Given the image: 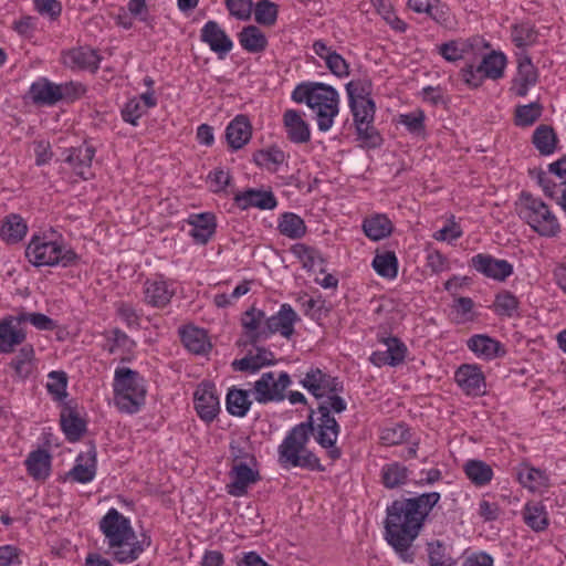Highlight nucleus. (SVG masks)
<instances>
[{"instance_id":"f257e3e1","label":"nucleus","mask_w":566,"mask_h":566,"mask_svg":"<svg viewBox=\"0 0 566 566\" xmlns=\"http://www.w3.org/2000/svg\"><path fill=\"white\" fill-rule=\"evenodd\" d=\"M300 384L316 399L319 417L314 419V410H311L307 420L294 426L285 436L277 449V461L283 469L301 468L310 471H325L319 458L307 449L311 434L316 442L327 449L332 460H338L342 451L336 441L340 427L333 413H342L347 408V402L339 396L344 391V384L338 377H334L318 367H311Z\"/></svg>"},{"instance_id":"f03ea898","label":"nucleus","mask_w":566,"mask_h":566,"mask_svg":"<svg viewBox=\"0 0 566 566\" xmlns=\"http://www.w3.org/2000/svg\"><path fill=\"white\" fill-rule=\"evenodd\" d=\"M439 492L395 500L386 509L385 539L405 563H413L412 543L419 536L430 512L439 503Z\"/></svg>"},{"instance_id":"7ed1b4c3","label":"nucleus","mask_w":566,"mask_h":566,"mask_svg":"<svg viewBox=\"0 0 566 566\" xmlns=\"http://www.w3.org/2000/svg\"><path fill=\"white\" fill-rule=\"evenodd\" d=\"M98 528L104 535L99 551L118 564L137 560L151 544L149 536L138 539L129 518L114 507L101 518Z\"/></svg>"},{"instance_id":"20e7f679","label":"nucleus","mask_w":566,"mask_h":566,"mask_svg":"<svg viewBox=\"0 0 566 566\" xmlns=\"http://www.w3.org/2000/svg\"><path fill=\"white\" fill-rule=\"evenodd\" d=\"M25 258L36 266H56L69 268L75 265L78 255L75 251L65 244L63 238L43 235H33L25 248Z\"/></svg>"},{"instance_id":"39448f33","label":"nucleus","mask_w":566,"mask_h":566,"mask_svg":"<svg viewBox=\"0 0 566 566\" xmlns=\"http://www.w3.org/2000/svg\"><path fill=\"white\" fill-rule=\"evenodd\" d=\"M113 389L115 405L122 412L136 413L145 403V380L136 370L128 367L116 368Z\"/></svg>"},{"instance_id":"423d86ee","label":"nucleus","mask_w":566,"mask_h":566,"mask_svg":"<svg viewBox=\"0 0 566 566\" xmlns=\"http://www.w3.org/2000/svg\"><path fill=\"white\" fill-rule=\"evenodd\" d=\"M515 210L520 219L542 237H555L560 231L559 222L549 207L530 192L520 195Z\"/></svg>"},{"instance_id":"0eeeda50","label":"nucleus","mask_w":566,"mask_h":566,"mask_svg":"<svg viewBox=\"0 0 566 566\" xmlns=\"http://www.w3.org/2000/svg\"><path fill=\"white\" fill-rule=\"evenodd\" d=\"M546 197L566 213V155L547 166V170L531 171Z\"/></svg>"},{"instance_id":"6e6552de","label":"nucleus","mask_w":566,"mask_h":566,"mask_svg":"<svg viewBox=\"0 0 566 566\" xmlns=\"http://www.w3.org/2000/svg\"><path fill=\"white\" fill-rule=\"evenodd\" d=\"M314 94L317 98L308 107L316 113L318 129L327 132L338 114L339 95L333 86L319 82L314 83Z\"/></svg>"},{"instance_id":"1a4fd4ad","label":"nucleus","mask_w":566,"mask_h":566,"mask_svg":"<svg viewBox=\"0 0 566 566\" xmlns=\"http://www.w3.org/2000/svg\"><path fill=\"white\" fill-rule=\"evenodd\" d=\"M292 380L286 371L277 375L274 371H266L254 382L252 395L259 403L281 402L286 398V389Z\"/></svg>"},{"instance_id":"9d476101","label":"nucleus","mask_w":566,"mask_h":566,"mask_svg":"<svg viewBox=\"0 0 566 566\" xmlns=\"http://www.w3.org/2000/svg\"><path fill=\"white\" fill-rule=\"evenodd\" d=\"M84 91L81 84L71 82L65 85H57L46 78H40L31 84L29 95L36 105H55L64 97H77Z\"/></svg>"},{"instance_id":"9b49d317","label":"nucleus","mask_w":566,"mask_h":566,"mask_svg":"<svg viewBox=\"0 0 566 566\" xmlns=\"http://www.w3.org/2000/svg\"><path fill=\"white\" fill-rule=\"evenodd\" d=\"M193 402L199 418L205 422H212L220 411V402L214 384L203 381L198 385L193 394Z\"/></svg>"},{"instance_id":"f8f14e48","label":"nucleus","mask_w":566,"mask_h":566,"mask_svg":"<svg viewBox=\"0 0 566 566\" xmlns=\"http://www.w3.org/2000/svg\"><path fill=\"white\" fill-rule=\"evenodd\" d=\"M19 314L8 315L0 321V353L10 354L24 343L27 331Z\"/></svg>"},{"instance_id":"ddd939ff","label":"nucleus","mask_w":566,"mask_h":566,"mask_svg":"<svg viewBox=\"0 0 566 566\" xmlns=\"http://www.w3.org/2000/svg\"><path fill=\"white\" fill-rule=\"evenodd\" d=\"M537 82L538 71L533 64L532 59L525 52L518 53L517 72L511 82L510 91L518 97H524Z\"/></svg>"},{"instance_id":"4468645a","label":"nucleus","mask_w":566,"mask_h":566,"mask_svg":"<svg viewBox=\"0 0 566 566\" xmlns=\"http://www.w3.org/2000/svg\"><path fill=\"white\" fill-rule=\"evenodd\" d=\"M470 265L484 276L500 282L513 274V265L509 261L485 253L472 256Z\"/></svg>"},{"instance_id":"2eb2a0df","label":"nucleus","mask_w":566,"mask_h":566,"mask_svg":"<svg viewBox=\"0 0 566 566\" xmlns=\"http://www.w3.org/2000/svg\"><path fill=\"white\" fill-rule=\"evenodd\" d=\"M256 464H235L231 465L229 475L231 482L227 485L228 493L235 497H241L248 493L250 485L260 481L261 476Z\"/></svg>"},{"instance_id":"dca6fc26","label":"nucleus","mask_w":566,"mask_h":566,"mask_svg":"<svg viewBox=\"0 0 566 566\" xmlns=\"http://www.w3.org/2000/svg\"><path fill=\"white\" fill-rule=\"evenodd\" d=\"M175 293L174 284L163 276L147 279L144 283V302L155 308L166 307Z\"/></svg>"},{"instance_id":"f3484780","label":"nucleus","mask_w":566,"mask_h":566,"mask_svg":"<svg viewBox=\"0 0 566 566\" xmlns=\"http://www.w3.org/2000/svg\"><path fill=\"white\" fill-rule=\"evenodd\" d=\"M454 380L468 396L478 397L485 392V377L476 365H461L454 373Z\"/></svg>"},{"instance_id":"a211bd4d","label":"nucleus","mask_w":566,"mask_h":566,"mask_svg":"<svg viewBox=\"0 0 566 566\" xmlns=\"http://www.w3.org/2000/svg\"><path fill=\"white\" fill-rule=\"evenodd\" d=\"M200 41L207 44L210 50L223 59L233 48V42L220 24L209 20L200 30Z\"/></svg>"},{"instance_id":"6ab92c4d","label":"nucleus","mask_w":566,"mask_h":566,"mask_svg":"<svg viewBox=\"0 0 566 566\" xmlns=\"http://www.w3.org/2000/svg\"><path fill=\"white\" fill-rule=\"evenodd\" d=\"M381 342L386 346L385 350H376L370 355V363L377 367L391 366L396 367L405 361L408 348L398 337L382 338Z\"/></svg>"},{"instance_id":"aec40b11","label":"nucleus","mask_w":566,"mask_h":566,"mask_svg":"<svg viewBox=\"0 0 566 566\" xmlns=\"http://www.w3.org/2000/svg\"><path fill=\"white\" fill-rule=\"evenodd\" d=\"M234 205L241 210L258 208L272 210L277 206V200L271 190L249 188L234 195Z\"/></svg>"},{"instance_id":"412c9836","label":"nucleus","mask_w":566,"mask_h":566,"mask_svg":"<svg viewBox=\"0 0 566 566\" xmlns=\"http://www.w3.org/2000/svg\"><path fill=\"white\" fill-rule=\"evenodd\" d=\"M64 161L67 163L77 176L87 180L90 178V168L95 156V147L83 143L77 147H71L64 150Z\"/></svg>"},{"instance_id":"4be33fe9","label":"nucleus","mask_w":566,"mask_h":566,"mask_svg":"<svg viewBox=\"0 0 566 566\" xmlns=\"http://www.w3.org/2000/svg\"><path fill=\"white\" fill-rule=\"evenodd\" d=\"M297 319V314L292 306L283 304L275 315H272L265 321L266 338L275 333H280L287 339L291 338L294 334V324Z\"/></svg>"},{"instance_id":"5701e85b","label":"nucleus","mask_w":566,"mask_h":566,"mask_svg":"<svg viewBox=\"0 0 566 566\" xmlns=\"http://www.w3.org/2000/svg\"><path fill=\"white\" fill-rule=\"evenodd\" d=\"M101 56L96 50L88 46L74 48L64 54V64L73 70H85L95 73L98 70Z\"/></svg>"},{"instance_id":"b1692460","label":"nucleus","mask_w":566,"mask_h":566,"mask_svg":"<svg viewBox=\"0 0 566 566\" xmlns=\"http://www.w3.org/2000/svg\"><path fill=\"white\" fill-rule=\"evenodd\" d=\"M252 137V125L247 115H237L226 128V138L232 150H239Z\"/></svg>"},{"instance_id":"393cba45","label":"nucleus","mask_w":566,"mask_h":566,"mask_svg":"<svg viewBox=\"0 0 566 566\" xmlns=\"http://www.w3.org/2000/svg\"><path fill=\"white\" fill-rule=\"evenodd\" d=\"M283 126L286 137L294 144H305L311 139L308 124L302 118L298 111L286 109L283 114Z\"/></svg>"},{"instance_id":"a878e982","label":"nucleus","mask_w":566,"mask_h":566,"mask_svg":"<svg viewBox=\"0 0 566 566\" xmlns=\"http://www.w3.org/2000/svg\"><path fill=\"white\" fill-rule=\"evenodd\" d=\"M96 475V448L90 446L86 452H81L76 460L75 465L69 472V476L78 483H88Z\"/></svg>"},{"instance_id":"bb28decb","label":"nucleus","mask_w":566,"mask_h":566,"mask_svg":"<svg viewBox=\"0 0 566 566\" xmlns=\"http://www.w3.org/2000/svg\"><path fill=\"white\" fill-rule=\"evenodd\" d=\"M467 346L476 356L486 360L502 357L506 353L503 345L499 340L484 334H476L471 336L467 340Z\"/></svg>"},{"instance_id":"cd10ccee","label":"nucleus","mask_w":566,"mask_h":566,"mask_svg":"<svg viewBox=\"0 0 566 566\" xmlns=\"http://www.w3.org/2000/svg\"><path fill=\"white\" fill-rule=\"evenodd\" d=\"M265 321V313L255 307L243 313L241 322L250 344L266 339Z\"/></svg>"},{"instance_id":"c85d7f7f","label":"nucleus","mask_w":566,"mask_h":566,"mask_svg":"<svg viewBox=\"0 0 566 566\" xmlns=\"http://www.w3.org/2000/svg\"><path fill=\"white\" fill-rule=\"evenodd\" d=\"M9 366L14 371V377L20 380L29 378L36 369V359L33 345H23L18 354L11 359Z\"/></svg>"},{"instance_id":"c756f323","label":"nucleus","mask_w":566,"mask_h":566,"mask_svg":"<svg viewBox=\"0 0 566 566\" xmlns=\"http://www.w3.org/2000/svg\"><path fill=\"white\" fill-rule=\"evenodd\" d=\"M517 480L532 492L542 493L549 486V478L546 472L528 464H522L517 469Z\"/></svg>"},{"instance_id":"7c9ffc66","label":"nucleus","mask_w":566,"mask_h":566,"mask_svg":"<svg viewBox=\"0 0 566 566\" xmlns=\"http://www.w3.org/2000/svg\"><path fill=\"white\" fill-rule=\"evenodd\" d=\"M273 364V353L264 347H256V353L254 355L249 354L241 359H235L232 363V368L239 371L256 373L262 367Z\"/></svg>"},{"instance_id":"2f4dec72","label":"nucleus","mask_w":566,"mask_h":566,"mask_svg":"<svg viewBox=\"0 0 566 566\" xmlns=\"http://www.w3.org/2000/svg\"><path fill=\"white\" fill-rule=\"evenodd\" d=\"M27 471L34 480H45L51 471V455L44 449H38L28 455L24 461Z\"/></svg>"},{"instance_id":"473e14b6","label":"nucleus","mask_w":566,"mask_h":566,"mask_svg":"<svg viewBox=\"0 0 566 566\" xmlns=\"http://www.w3.org/2000/svg\"><path fill=\"white\" fill-rule=\"evenodd\" d=\"M190 235L197 243L206 244L216 232V218L211 213H200L191 217Z\"/></svg>"},{"instance_id":"72a5a7b5","label":"nucleus","mask_w":566,"mask_h":566,"mask_svg":"<svg viewBox=\"0 0 566 566\" xmlns=\"http://www.w3.org/2000/svg\"><path fill=\"white\" fill-rule=\"evenodd\" d=\"M180 337L185 347L196 355L206 354L211 347L207 333L195 326L185 327Z\"/></svg>"},{"instance_id":"f704fd0d","label":"nucleus","mask_w":566,"mask_h":566,"mask_svg":"<svg viewBox=\"0 0 566 566\" xmlns=\"http://www.w3.org/2000/svg\"><path fill=\"white\" fill-rule=\"evenodd\" d=\"M61 427L71 442L78 441L86 431L85 421L72 408H64L60 416Z\"/></svg>"},{"instance_id":"c9c22d12","label":"nucleus","mask_w":566,"mask_h":566,"mask_svg":"<svg viewBox=\"0 0 566 566\" xmlns=\"http://www.w3.org/2000/svg\"><path fill=\"white\" fill-rule=\"evenodd\" d=\"M27 232L28 226L24 220L19 214L11 213L2 221L0 235L4 242L15 244L25 237Z\"/></svg>"},{"instance_id":"e433bc0d","label":"nucleus","mask_w":566,"mask_h":566,"mask_svg":"<svg viewBox=\"0 0 566 566\" xmlns=\"http://www.w3.org/2000/svg\"><path fill=\"white\" fill-rule=\"evenodd\" d=\"M392 223L386 214H374L363 222V230L367 238L379 241L389 237L392 232Z\"/></svg>"},{"instance_id":"4c0bfd02","label":"nucleus","mask_w":566,"mask_h":566,"mask_svg":"<svg viewBox=\"0 0 566 566\" xmlns=\"http://www.w3.org/2000/svg\"><path fill=\"white\" fill-rule=\"evenodd\" d=\"M408 468L399 462L387 463L381 468L380 481L386 489H398L407 483Z\"/></svg>"},{"instance_id":"58836bf2","label":"nucleus","mask_w":566,"mask_h":566,"mask_svg":"<svg viewBox=\"0 0 566 566\" xmlns=\"http://www.w3.org/2000/svg\"><path fill=\"white\" fill-rule=\"evenodd\" d=\"M532 143L541 155L548 156L556 150L558 138L552 126L542 124L534 130Z\"/></svg>"},{"instance_id":"ea45409f","label":"nucleus","mask_w":566,"mask_h":566,"mask_svg":"<svg viewBox=\"0 0 566 566\" xmlns=\"http://www.w3.org/2000/svg\"><path fill=\"white\" fill-rule=\"evenodd\" d=\"M277 230L282 235L297 240L306 234L307 228L300 216L293 212H284L279 219Z\"/></svg>"},{"instance_id":"a19ab883","label":"nucleus","mask_w":566,"mask_h":566,"mask_svg":"<svg viewBox=\"0 0 566 566\" xmlns=\"http://www.w3.org/2000/svg\"><path fill=\"white\" fill-rule=\"evenodd\" d=\"M241 46L250 53H260L268 46L265 34L255 25H248L239 33Z\"/></svg>"},{"instance_id":"79ce46f5","label":"nucleus","mask_w":566,"mask_h":566,"mask_svg":"<svg viewBox=\"0 0 566 566\" xmlns=\"http://www.w3.org/2000/svg\"><path fill=\"white\" fill-rule=\"evenodd\" d=\"M524 523L534 532H543L548 527V514L541 503H527L523 510Z\"/></svg>"},{"instance_id":"37998d69","label":"nucleus","mask_w":566,"mask_h":566,"mask_svg":"<svg viewBox=\"0 0 566 566\" xmlns=\"http://www.w3.org/2000/svg\"><path fill=\"white\" fill-rule=\"evenodd\" d=\"M251 405L252 401L248 390L239 389L235 387L229 389L226 398V406L230 415L235 417H244L248 413Z\"/></svg>"},{"instance_id":"c03bdc74","label":"nucleus","mask_w":566,"mask_h":566,"mask_svg":"<svg viewBox=\"0 0 566 566\" xmlns=\"http://www.w3.org/2000/svg\"><path fill=\"white\" fill-rule=\"evenodd\" d=\"M285 159V153L275 146L266 149H260L253 154V161L255 165L270 172H276Z\"/></svg>"},{"instance_id":"a18cd8bd","label":"nucleus","mask_w":566,"mask_h":566,"mask_svg":"<svg viewBox=\"0 0 566 566\" xmlns=\"http://www.w3.org/2000/svg\"><path fill=\"white\" fill-rule=\"evenodd\" d=\"M506 64L507 60L504 53L492 51L483 56L480 69H482L486 78L496 81L504 76Z\"/></svg>"},{"instance_id":"49530a36","label":"nucleus","mask_w":566,"mask_h":566,"mask_svg":"<svg viewBox=\"0 0 566 566\" xmlns=\"http://www.w3.org/2000/svg\"><path fill=\"white\" fill-rule=\"evenodd\" d=\"M464 473L475 486H484L493 479L492 468L481 460H469L464 464Z\"/></svg>"},{"instance_id":"de8ad7c7","label":"nucleus","mask_w":566,"mask_h":566,"mask_svg":"<svg viewBox=\"0 0 566 566\" xmlns=\"http://www.w3.org/2000/svg\"><path fill=\"white\" fill-rule=\"evenodd\" d=\"M376 273L386 279H395L398 274V259L392 251L378 253L373 260Z\"/></svg>"},{"instance_id":"09e8293b","label":"nucleus","mask_w":566,"mask_h":566,"mask_svg":"<svg viewBox=\"0 0 566 566\" xmlns=\"http://www.w3.org/2000/svg\"><path fill=\"white\" fill-rule=\"evenodd\" d=\"M538 33L531 22H522L514 24L511 30V39L513 43L520 48L533 45L537 40Z\"/></svg>"},{"instance_id":"8fccbe9b","label":"nucleus","mask_w":566,"mask_h":566,"mask_svg":"<svg viewBox=\"0 0 566 566\" xmlns=\"http://www.w3.org/2000/svg\"><path fill=\"white\" fill-rule=\"evenodd\" d=\"M543 113V106L538 102H532L526 105H518L515 108L514 123L520 127L532 126Z\"/></svg>"},{"instance_id":"3c124183","label":"nucleus","mask_w":566,"mask_h":566,"mask_svg":"<svg viewBox=\"0 0 566 566\" xmlns=\"http://www.w3.org/2000/svg\"><path fill=\"white\" fill-rule=\"evenodd\" d=\"M291 251L302 262L303 268L308 271L313 270L317 263H324L319 251L304 243L294 244Z\"/></svg>"},{"instance_id":"603ef678","label":"nucleus","mask_w":566,"mask_h":566,"mask_svg":"<svg viewBox=\"0 0 566 566\" xmlns=\"http://www.w3.org/2000/svg\"><path fill=\"white\" fill-rule=\"evenodd\" d=\"M355 125H368L374 123L376 106L373 99H364L363 102H349Z\"/></svg>"},{"instance_id":"864d4df0","label":"nucleus","mask_w":566,"mask_h":566,"mask_svg":"<svg viewBox=\"0 0 566 566\" xmlns=\"http://www.w3.org/2000/svg\"><path fill=\"white\" fill-rule=\"evenodd\" d=\"M430 566H455V560L447 553L444 544L437 539L427 544Z\"/></svg>"},{"instance_id":"5fc2aeb1","label":"nucleus","mask_w":566,"mask_h":566,"mask_svg":"<svg viewBox=\"0 0 566 566\" xmlns=\"http://www.w3.org/2000/svg\"><path fill=\"white\" fill-rule=\"evenodd\" d=\"M346 91L349 102H363L364 99H371L373 83L368 77L357 78L346 84Z\"/></svg>"},{"instance_id":"6e6d98bb","label":"nucleus","mask_w":566,"mask_h":566,"mask_svg":"<svg viewBox=\"0 0 566 566\" xmlns=\"http://www.w3.org/2000/svg\"><path fill=\"white\" fill-rule=\"evenodd\" d=\"M517 297L510 291H502L495 295L494 312L501 316L512 317L518 308Z\"/></svg>"},{"instance_id":"4d7b16f0","label":"nucleus","mask_w":566,"mask_h":566,"mask_svg":"<svg viewBox=\"0 0 566 566\" xmlns=\"http://www.w3.org/2000/svg\"><path fill=\"white\" fill-rule=\"evenodd\" d=\"M46 389L52 397L61 401L66 396V387H67V375L62 370H53L48 375Z\"/></svg>"},{"instance_id":"13d9d810","label":"nucleus","mask_w":566,"mask_h":566,"mask_svg":"<svg viewBox=\"0 0 566 566\" xmlns=\"http://www.w3.org/2000/svg\"><path fill=\"white\" fill-rule=\"evenodd\" d=\"M410 433L406 423L399 422L381 430L380 439L385 446H396L408 440Z\"/></svg>"},{"instance_id":"bf43d9fd","label":"nucleus","mask_w":566,"mask_h":566,"mask_svg":"<svg viewBox=\"0 0 566 566\" xmlns=\"http://www.w3.org/2000/svg\"><path fill=\"white\" fill-rule=\"evenodd\" d=\"M254 19L259 24L271 27L277 19V6L270 0H260L254 7Z\"/></svg>"},{"instance_id":"052dcab7","label":"nucleus","mask_w":566,"mask_h":566,"mask_svg":"<svg viewBox=\"0 0 566 566\" xmlns=\"http://www.w3.org/2000/svg\"><path fill=\"white\" fill-rule=\"evenodd\" d=\"M470 50V45L463 40H451L439 46V53L449 62H455L463 59Z\"/></svg>"},{"instance_id":"680f3d73","label":"nucleus","mask_w":566,"mask_h":566,"mask_svg":"<svg viewBox=\"0 0 566 566\" xmlns=\"http://www.w3.org/2000/svg\"><path fill=\"white\" fill-rule=\"evenodd\" d=\"M18 314L24 325L29 323L39 331H53L57 326L55 321L42 313L20 311Z\"/></svg>"},{"instance_id":"e2e57ef3","label":"nucleus","mask_w":566,"mask_h":566,"mask_svg":"<svg viewBox=\"0 0 566 566\" xmlns=\"http://www.w3.org/2000/svg\"><path fill=\"white\" fill-rule=\"evenodd\" d=\"M358 139L367 148H377L382 144V137L379 132L374 127L373 124L368 125H355Z\"/></svg>"},{"instance_id":"0e129e2a","label":"nucleus","mask_w":566,"mask_h":566,"mask_svg":"<svg viewBox=\"0 0 566 566\" xmlns=\"http://www.w3.org/2000/svg\"><path fill=\"white\" fill-rule=\"evenodd\" d=\"M230 457L232 460V465L235 464H256V459L253 453L249 451V448L245 443L240 441H232L230 443Z\"/></svg>"},{"instance_id":"69168bd1","label":"nucleus","mask_w":566,"mask_h":566,"mask_svg":"<svg viewBox=\"0 0 566 566\" xmlns=\"http://www.w3.org/2000/svg\"><path fill=\"white\" fill-rule=\"evenodd\" d=\"M229 14L238 20L247 21L251 18L252 0H224Z\"/></svg>"},{"instance_id":"338daca9","label":"nucleus","mask_w":566,"mask_h":566,"mask_svg":"<svg viewBox=\"0 0 566 566\" xmlns=\"http://www.w3.org/2000/svg\"><path fill=\"white\" fill-rule=\"evenodd\" d=\"M146 113L145 106L138 98L129 99L122 108V118L124 122L134 126L138 125V119Z\"/></svg>"},{"instance_id":"774afa93","label":"nucleus","mask_w":566,"mask_h":566,"mask_svg":"<svg viewBox=\"0 0 566 566\" xmlns=\"http://www.w3.org/2000/svg\"><path fill=\"white\" fill-rule=\"evenodd\" d=\"M460 77L470 88H478L486 78L479 65L468 64L460 70Z\"/></svg>"}]
</instances>
